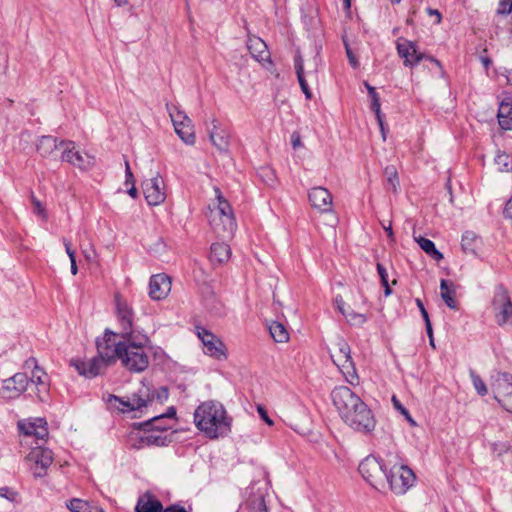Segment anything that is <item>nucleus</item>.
<instances>
[{"instance_id":"obj_1","label":"nucleus","mask_w":512,"mask_h":512,"mask_svg":"<svg viewBox=\"0 0 512 512\" xmlns=\"http://www.w3.org/2000/svg\"><path fill=\"white\" fill-rule=\"evenodd\" d=\"M194 423L210 439L224 437L231 431V419L224 406L213 400L205 401L196 408Z\"/></svg>"},{"instance_id":"obj_2","label":"nucleus","mask_w":512,"mask_h":512,"mask_svg":"<svg viewBox=\"0 0 512 512\" xmlns=\"http://www.w3.org/2000/svg\"><path fill=\"white\" fill-rule=\"evenodd\" d=\"M150 339L147 333H135L134 336L123 338L119 360L131 372H143L149 366L147 352Z\"/></svg>"},{"instance_id":"obj_3","label":"nucleus","mask_w":512,"mask_h":512,"mask_svg":"<svg viewBox=\"0 0 512 512\" xmlns=\"http://www.w3.org/2000/svg\"><path fill=\"white\" fill-rule=\"evenodd\" d=\"M147 392V389H140L139 394H134L127 398L109 395L107 402L110 408L116 409L122 413H129L141 410L143 407H147L149 403L153 402L155 399L157 402L162 403L168 398V390L166 387H160L158 390L153 392L151 397Z\"/></svg>"},{"instance_id":"obj_4","label":"nucleus","mask_w":512,"mask_h":512,"mask_svg":"<svg viewBox=\"0 0 512 512\" xmlns=\"http://www.w3.org/2000/svg\"><path fill=\"white\" fill-rule=\"evenodd\" d=\"M163 416H155L139 424L137 431L130 435V443L132 447L141 449L148 446H165L170 442L168 434H163L162 431L153 429V425L163 422Z\"/></svg>"},{"instance_id":"obj_5","label":"nucleus","mask_w":512,"mask_h":512,"mask_svg":"<svg viewBox=\"0 0 512 512\" xmlns=\"http://www.w3.org/2000/svg\"><path fill=\"white\" fill-rule=\"evenodd\" d=\"M330 355L333 363L338 367L345 380L352 386L358 385L359 377L351 357L349 344L343 339H338L330 349Z\"/></svg>"},{"instance_id":"obj_6","label":"nucleus","mask_w":512,"mask_h":512,"mask_svg":"<svg viewBox=\"0 0 512 512\" xmlns=\"http://www.w3.org/2000/svg\"><path fill=\"white\" fill-rule=\"evenodd\" d=\"M341 419L351 429L360 433H371L376 426V419L372 410L362 399Z\"/></svg>"},{"instance_id":"obj_7","label":"nucleus","mask_w":512,"mask_h":512,"mask_svg":"<svg viewBox=\"0 0 512 512\" xmlns=\"http://www.w3.org/2000/svg\"><path fill=\"white\" fill-rule=\"evenodd\" d=\"M115 313L119 325V335L121 338L134 336L135 333H146L135 324V313L131 305L120 296L115 297Z\"/></svg>"},{"instance_id":"obj_8","label":"nucleus","mask_w":512,"mask_h":512,"mask_svg":"<svg viewBox=\"0 0 512 512\" xmlns=\"http://www.w3.org/2000/svg\"><path fill=\"white\" fill-rule=\"evenodd\" d=\"M385 480L392 492L403 495L413 486L415 474L408 466L394 463L386 470Z\"/></svg>"},{"instance_id":"obj_9","label":"nucleus","mask_w":512,"mask_h":512,"mask_svg":"<svg viewBox=\"0 0 512 512\" xmlns=\"http://www.w3.org/2000/svg\"><path fill=\"white\" fill-rule=\"evenodd\" d=\"M123 339L119 335V333L106 330L103 338L97 341V351L99 359H103L104 364L108 366L109 364L115 362L119 359L122 349Z\"/></svg>"},{"instance_id":"obj_10","label":"nucleus","mask_w":512,"mask_h":512,"mask_svg":"<svg viewBox=\"0 0 512 512\" xmlns=\"http://www.w3.org/2000/svg\"><path fill=\"white\" fill-rule=\"evenodd\" d=\"M166 108L176 134L184 143L193 145L195 143V134L190 118L183 110L174 104H167Z\"/></svg>"},{"instance_id":"obj_11","label":"nucleus","mask_w":512,"mask_h":512,"mask_svg":"<svg viewBox=\"0 0 512 512\" xmlns=\"http://www.w3.org/2000/svg\"><path fill=\"white\" fill-rule=\"evenodd\" d=\"M387 466L374 456L366 457L359 464V472L362 477L375 489L384 486Z\"/></svg>"},{"instance_id":"obj_12","label":"nucleus","mask_w":512,"mask_h":512,"mask_svg":"<svg viewBox=\"0 0 512 512\" xmlns=\"http://www.w3.org/2000/svg\"><path fill=\"white\" fill-rule=\"evenodd\" d=\"M25 461L33 476L42 478L47 474V470L53 462V453L50 449L37 445L31 449L25 457Z\"/></svg>"},{"instance_id":"obj_13","label":"nucleus","mask_w":512,"mask_h":512,"mask_svg":"<svg viewBox=\"0 0 512 512\" xmlns=\"http://www.w3.org/2000/svg\"><path fill=\"white\" fill-rule=\"evenodd\" d=\"M491 389L499 404L512 413V375L497 373L492 377Z\"/></svg>"},{"instance_id":"obj_14","label":"nucleus","mask_w":512,"mask_h":512,"mask_svg":"<svg viewBox=\"0 0 512 512\" xmlns=\"http://www.w3.org/2000/svg\"><path fill=\"white\" fill-rule=\"evenodd\" d=\"M492 310L499 326L512 323V302L507 290L501 286L495 290Z\"/></svg>"},{"instance_id":"obj_15","label":"nucleus","mask_w":512,"mask_h":512,"mask_svg":"<svg viewBox=\"0 0 512 512\" xmlns=\"http://www.w3.org/2000/svg\"><path fill=\"white\" fill-rule=\"evenodd\" d=\"M396 49L398 55L404 60V66L406 67L413 68L423 59H429L441 68V64L437 59L427 57L424 53L418 51L416 43L410 40L399 38L396 42Z\"/></svg>"},{"instance_id":"obj_16","label":"nucleus","mask_w":512,"mask_h":512,"mask_svg":"<svg viewBox=\"0 0 512 512\" xmlns=\"http://www.w3.org/2000/svg\"><path fill=\"white\" fill-rule=\"evenodd\" d=\"M46 424V421L42 418L20 421L18 423V428L22 433L21 442L25 444H32V440L35 439L36 444H38V441H45L48 436Z\"/></svg>"},{"instance_id":"obj_17","label":"nucleus","mask_w":512,"mask_h":512,"mask_svg":"<svg viewBox=\"0 0 512 512\" xmlns=\"http://www.w3.org/2000/svg\"><path fill=\"white\" fill-rule=\"evenodd\" d=\"M331 399L340 418L347 415L361 400V398L347 386L335 387L331 392Z\"/></svg>"},{"instance_id":"obj_18","label":"nucleus","mask_w":512,"mask_h":512,"mask_svg":"<svg viewBox=\"0 0 512 512\" xmlns=\"http://www.w3.org/2000/svg\"><path fill=\"white\" fill-rule=\"evenodd\" d=\"M331 399L340 418L347 415L361 400V398L347 386L335 387L331 392Z\"/></svg>"},{"instance_id":"obj_19","label":"nucleus","mask_w":512,"mask_h":512,"mask_svg":"<svg viewBox=\"0 0 512 512\" xmlns=\"http://www.w3.org/2000/svg\"><path fill=\"white\" fill-rule=\"evenodd\" d=\"M196 332L203 344V351L206 355L216 360L227 358L226 347L216 335L203 327H196Z\"/></svg>"},{"instance_id":"obj_20","label":"nucleus","mask_w":512,"mask_h":512,"mask_svg":"<svg viewBox=\"0 0 512 512\" xmlns=\"http://www.w3.org/2000/svg\"><path fill=\"white\" fill-rule=\"evenodd\" d=\"M217 199V204L209 208V212L212 213V221H215L218 217H223L226 229L229 234H233L236 231L237 224L234 217L233 210L229 202L222 196L219 188L214 189Z\"/></svg>"},{"instance_id":"obj_21","label":"nucleus","mask_w":512,"mask_h":512,"mask_svg":"<svg viewBox=\"0 0 512 512\" xmlns=\"http://www.w3.org/2000/svg\"><path fill=\"white\" fill-rule=\"evenodd\" d=\"M62 155L61 159L79 169L86 170L94 164V158L86 153L76 150L75 143L72 141H60Z\"/></svg>"},{"instance_id":"obj_22","label":"nucleus","mask_w":512,"mask_h":512,"mask_svg":"<svg viewBox=\"0 0 512 512\" xmlns=\"http://www.w3.org/2000/svg\"><path fill=\"white\" fill-rule=\"evenodd\" d=\"M142 190L149 205H160L166 199L164 181L158 173L142 182Z\"/></svg>"},{"instance_id":"obj_23","label":"nucleus","mask_w":512,"mask_h":512,"mask_svg":"<svg viewBox=\"0 0 512 512\" xmlns=\"http://www.w3.org/2000/svg\"><path fill=\"white\" fill-rule=\"evenodd\" d=\"M28 382L26 374L16 373L2 382L0 396L8 400L18 398L27 389Z\"/></svg>"},{"instance_id":"obj_24","label":"nucleus","mask_w":512,"mask_h":512,"mask_svg":"<svg viewBox=\"0 0 512 512\" xmlns=\"http://www.w3.org/2000/svg\"><path fill=\"white\" fill-rule=\"evenodd\" d=\"M308 200L312 208L320 213H333V196L322 186L313 187L308 192Z\"/></svg>"},{"instance_id":"obj_25","label":"nucleus","mask_w":512,"mask_h":512,"mask_svg":"<svg viewBox=\"0 0 512 512\" xmlns=\"http://www.w3.org/2000/svg\"><path fill=\"white\" fill-rule=\"evenodd\" d=\"M210 141L220 151L226 152L230 144V134L221 125L220 121L212 118L207 127Z\"/></svg>"},{"instance_id":"obj_26","label":"nucleus","mask_w":512,"mask_h":512,"mask_svg":"<svg viewBox=\"0 0 512 512\" xmlns=\"http://www.w3.org/2000/svg\"><path fill=\"white\" fill-rule=\"evenodd\" d=\"M171 291V279L164 273L152 275L149 281V296L152 300L165 299Z\"/></svg>"},{"instance_id":"obj_27","label":"nucleus","mask_w":512,"mask_h":512,"mask_svg":"<svg viewBox=\"0 0 512 512\" xmlns=\"http://www.w3.org/2000/svg\"><path fill=\"white\" fill-rule=\"evenodd\" d=\"M71 365L78 371L80 375L87 378H92L99 375L107 366L104 364L103 359L93 357L89 360H71Z\"/></svg>"},{"instance_id":"obj_28","label":"nucleus","mask_w":512,"mask_h":512,"mask_svg":"<svg viewBox=\"0 0 512 512\" xmlns=\"http://www.w3.org/2000/svg\"><path fill=\"white\" fill-rule=\"evenodd\" d=\"M334 303L337 310L346 318L350 325L360 326L366 322V316L363 313L355 312L350 306L346 305L342 296L337 295Z\"/></svg>"},{"instance_id":"obj_29","label":"nucleus","mask_w":512,"mask_h":512,"mask_svg":"<svg viewBox=\"0 0 512 512\" xmlns=\"http://www.w3.org/2000/svg\"><path fill=\"white\" fill-rule=\"evenodd\" d=\"M30 363L34 365L30 381L38 387V398L41 401H44V394L48 392V376L46 372L36 364V361L34 359L27 362L28 365Z\"/></svg>"},{"instance_id":"obj_30","label":"nucleus","mask_w":512,"mask_h":512,"mask_svg":"<svg viewBox=\"0 0 512 512\" xmlns=\"http://www.w3.org/2000/svg\"><path fill=\"white\" fill-rule=\"evenodd\" d=\"M36 148L42 157L49 158L56 156V151L61 149V144L57 138L46 135L38 139Z\"/></svg>"},{"instance_id":"obj_31","label":"nucleus","mask_w":512,"mask_h":512,"mask_svg":"<svg viewBox=\"0 0 512 512\" xmlns=\"http://www.w3.org/2000/svg\"><path fill=\"white\" fill-rule=\"evenodd\" d=\"M135 510L136 512H163L165 509L154 495L145 493L139 497Z\"/></svg>"},{"instance_id":"obj_32","label":"nucleus","mask_w":512,"mask_h":512,"mask_svg":"<svg viewBox=\"0 0 512 512\" xmlns=\"http://www.w3.org/2000/svg\"><path fill=\"white\" fill-rule=\"evenodd\" d=\"M248 49L251 55L259 62L267 61L269 59V51L267 50L266 43L258 38H250L248 40Z\"/></svg>"},{"instance_id":"obj_33","label":"nucleus","mask_w":512,"mask_h":512,"mask_svg":"<svg viewBox=\"0 0 512 512\" xmlns=\"http://www.w3.org/2000/svg\"><path fill=\"white\" fill-rule=\"evenodd\" d=\"M440 294L441 298L449 308L454 310L458 308L455 300V287L452 282L442 279L440 282Z\"/></svg>"},{"instance_id":"obj_34","label":"nucleus","mask_w":512,"mask_h":512,"mask_svg":"<svg viewBox=\"0 0 512 512\" xmlns=\"http://www.w3.org/2000/svg\"><path fill=\"white\" fill-rule=\"evenodd\" d=\"M497 117L502 129L512 130V103L509 101L501 102Z\"/></svg>"},{"instance_id":"obj_35","label":"nucleus","mask_w":512,"mask_h":512,"mask_svg":"<svg viewBox=\"0 0 512 512\" xmlns=\"http://www.w3.org/2000/svg\"><path fill=\"white\" fill-rule=\"evenodd\" d=\"M317 57L314 58V67L313 69L308 70L307 72L304 71V65H303V59L300 55H297L295 57L294 63H295V70L298 78V82L300 84V87L308 85L306 77H315L316 72V65H317Z\"/></svg>"},{"instance_id":"obj_36","label":"nucleus","mask_w":512,"mask_h":512,"mask_svg":"<svg viewBox=\"0 0 512 512\" xmlns=\"http://www.w3.org/2000/svg\"><path fill=\"white\" fill-rule=\"evenodd\" d=\"M242 508L247 512H267L263 493L252 494Z\"/></svg>"},{"instance_id":"obj_37","label":"nucleus","mask_w":512,"mask_h":512,"mask_svg":"<svg viewBox=\"0 0 512 512\" xmlns=\"http://www.w3.org/2000/svg\"><path fill=\"white\" fill-rule=\"evenodd\" d=\"M414 239L418 243L420 248L431 258H433L436 261H441L443 259V254L436 249L433 241L422 236L414 237Z\"/></svg>"},{"instance_id":"obj_38","label":"nucleus","mask_w":512,"mask_h":512,"mask_svg":"<svg viewBox=\"0 0 512 512\" xmlns=\"http://www.w3.org/2000/svg\"><path fill=\"white\" fill-rule=\"evenodd\" d=\"M480 242L479 237L474 232L466 231L462 235L461 247L466 253L476 254Z\"/></svg>"},{"instance_id":"obj_39","label":"nucleus","mask_w":512,"mask_h":512,"mask_svg":"<svg viewBox=\"0 0 512 512\" xmlns=\"http://www.w3.org/2000/svg\"><path fill=\"white\" fill-rule=\"evenodd\" d=\"M230 247L226 243H214L211 246L210 258L212 261L222 263L229 259Z\"/></svg>"},{"instance_id":"obj_40","label":"nucleus","mask_w":512,"mask_h":512,"mask_svg":"<svg viewBox=\"0 0 512 512\" xmlns=\"http://www.w3.org/2000/svg\"><path fill=\"white\" fill-rule=\"evenodd\" d=\"M271 337L278 343H285L289 340V333L286 327L277 321H273L268 326Z\"/></svg>"},{"instance_id":"obj_41","label":"nucleus","mask_w":512,"mask_h":512,"mask_svg":"<svg viewBox=\"0 0 512 512\" xmlns=\"http://www.w3.org/2000/svg\"><path fill=\"white\" fill-rule=\"evenodd\" d=\"M384 175L386 177V188L393 193H397L400 182L398 177V172L395 166L389 165L384 169Z\"/></svg>"},{"instance_id":"obj_42","label":"nucleus","mask_w":512,"mask_h":512,"mask_svg":"<svg viewBox=\"0 0 512 512\" xmlns=\"http://www.w3.org/2000/svg\"><path fill=\"white\" fill-rule=\"evenodd\" d=\"M494 164L497 166L498 171L509 172L512 170V157L505 152L499 151L494 158Z\"/></svg>"},{"instance_id":"obj_43","label":"nucleus","mask_w":512,"mask_h":512,"mask_svg":"<svg viewBox=\"0 0 512 512\" xmlns=\"http://www.w3.org/2000/svg\"><path fill=\"white\" fill-rule=\"evenodd\" d=\"M208 219L211 227L219 236L226 238L233 235L229 234V231L226 229L223 217H218L215 221H212V213L209 212Z\"/></svg>"},{"instance_id":"obj_44","label":"nucleus","mask_w":512,"mask_h":512,"mask_svg":"<svg viewBox=\"0 0 512 512\" xmlns=\"http://www.w3.org/2000/svg\"><path fill=\"white\" fill-rule=\"evenodd\" d=\"M470 378L473 384L474 389L480 396H485L488 393V389L486 387V384L482 380V378L475 373V371L470 370L469 372Z\"/></svg>"},{"instance_id":"obj_45","label":"nucleus","mask_w":512,"mask_h":512,"mask_svg":"<svg viewBox=\"0 0 512 512\" xmlns=\"http://www.w3.org/2000/svg\"><path fill=\"white\" fill-rule=\"evenodd\" d=\"M67 508L71 512H92L89 504L81 499H72L67 503Z\"/></svg>"},{"instance_id":"obj_46","label":"nucleus","mask_w":512,"mask_h":512,"mask_svg":"<svg viewBox=\"0 0 512 512\" xmlns=\"http://www.w3.org/2000/svg\"><path fill=\"white\" fill-rule=\"evenodd\" d=\"M377 272L380 276V279H381V283L382 285L384 286L385 288V296H389L391 294V289L389 287V284H388V273H387V270L385 269V267L378 263L377 264Z\"/></svg>"},{"instance_id":"obj_47","label":"nucleus","mask_w":512,"mask_h":512,"mask_svg":"<svg viewBox=\"0 0 512 512\" xmlns=\"http://www.w3.org/2000/svg\"><path fill=\"white\" fill-rule=\"evenodd\" d=\"M392 403L395 409H397L402 415L405 416L407 421L410 423L411 426H416V422L414 419L410 416L408 410L401 404V402L397 399L396 396H392Z\"/></svg>"},{"instance_id":"obj_48","label":"nucleus","mask_w":512,"mask_h":512,"mask_svg":"<svg viewBox=\"0 0 512 512\" xmlns=\"http://www.w3.org/2000/svg\"><path fill=\"white\" fill-rule=\"evenodd\" d=\"M380 100H375V101H371V109L375 112V115H376V118H377V122L380 126V129H381V132L383 134V139H385V134H384V127H383V119H382V114H381V109H380Z\"/></svg>"},{"instance_id":"obj_49","label":"nucleus","mask_w":512,"mask_h":512,"mask_svg":"<svg viewBox=\"0 0 512 512\" xmlns=\"http://www.w3.org/2000/svg\"><path fill=\"white\" fill-rule=\"evenodd\" d=\"M32 204L34 213H36L44 220L47 219V213L42 203L35 197H32Z\"/></svg>"},{"instance_id":"obj_50","label":"nucleus","mask_w":512,"mask_h":512,"mask_svg":"<svg viewBox=\"0 0 512 512\" xmlns=\"http://www.w3.org/2000/svg\"><path fill=\"white\" fill-rule=\"evenodd\" d=\"M512 11V1L511 0H500L499 6L497 8L498 14L507 15Z\"/></svg>"},{"instance_id":"obj_51","label":"nucleus","mask_w":512,"mask_h":512,"mask_svg":"<svg viewBox=\"0 0 512 512\" xmlns=\"http://www.w3.org/2000/svg\"><path fill=\"white\" fill-rule=\"evenodd\" d=\"M344 45H345V50H346V54H347L350 65L353 68L358 67L359 62L346 40H344Z\"/></svg>"},{"instance_id":"obj_52","label":"nucleus","mask_w":512,"mask_h":512,"mask_svg":"<svg viewBox=\"0 0 512 512\" xmlns=\"http://www.w3.org/2000/svg\"><path fill=\"white\" fill-rule=\"evenodd\" d=\"M257 412L260 416V418L269 426H272L274 424L273 420L269 417L266 409L261 406V405H258L257 407Z\"/></svg>"},{"instance_id":"obj_53","label":"nucleus","mask_w":512,"mask_h":512,"mask_svg":"<svg viewBox=\"0 0 512 512\" xmlns=\"http://www.w3.org/2000/svg\"><path fill=\"white\" fill-rule=\"evenodd\" d=\"M172 428L171 421H164L153 425V429L162 431L163 434H167V431Z\"/></svg>"},{"instance_id":"obj_54","label":"nucleus","mask_w":512,"mask_h":512,"mask_svg":"<svg viewBox=\"0 0 512 512\" xmlns=\"http://www.w3.org/2000/svg\"><path fill=\"white\" fill-rule=\"evenodd\" d=\"M125 175H126V183L133 184L134 183V176H133V173H132V171L130 169V165H129L128 161L125 162Z\"/></svg>"},{"instance_id":"obj_55","label":"nucleus","mask_w":512,"mask_h":512,"mask_svg":"<svg viewBox=\"0 0 512 512\" xmlns=\"http://www.w3.org/2000/svg\"><path fill=\"white\" fill-rule=\"evenodd\" d=\"M175 415H176V410H175V408H174V407H169V408H168V410H167V412H166V413H164V414H161L160 416L165 417V418L163 419V422H164V421H171V422H172V420H173V418L175 417Z\"/></svg>"},{"instance_id":"obj_56","label":"nucleus","mask_w":512,"mask_h":512,"mask_svg":"<svg viewBox=\"0 0 512 512\" xmlns=\"http://www.w3.org/2000/svg\"><path fill=\"white\" fill-rule=\"evenodd\" d=\"M427 13L428 15L432 16V17H436V21L435 23L436 24H439L441 22V19H442V16H441V13L437 10V9H433V8H427Z\"/></svg>"},{"instance_id":"obj_57","label":"nucleus","mask_w":512,"mask_h":512,"mask_svg":"<svg viewBox=\"0 0 512 512\" xmlns=\"http://www.w3.org/2000/svg\"><path fill=\"white\" fill-rule=\"evenodd\" d=\"M291 143L294 149L302 145L301 138L298 133H293L291 136Z\"/></svg>"},{"instance_id":"obj_58","label":"nucleus","mask_w":512,"mask_h":512,"mask_svg":"<svg viewBox=\"0 0 512 512\" xmlns=\"http://www.w3.org/2000/svg\"><path fill=\"white\" fill-rule=\"evenodd\" d=\"M416 304H417V306H418V308H419V310H420V312H421V315H422L423 319H424V320H425V319H429L428 312H427V310L425 309V307H424V305H423L422 301H421L420 299H416Z\"/></svg>"},{"instance_id":"obj_59","label":"nucleus","mask_w":512,"mask_h":512,"mask_svg":"<svg viewBox=\"0 0 512 512\" xmlns=\"http://www.w3.org/2000/svg\"><path fill=\"white\" fill-rule=\"evenodd\" d=\"M505 216L512 219V196L508 200L505 210H504Z\"/></svg>"},{"instance_id":"obj_60","label":"nucleus","mask_w":512,"mask_h":512,"mask_svg":"<svg viewBox=\"0 0 512 512\" xmlns=\"http://www.w3.org/2000/svg\"><path fill=\"white\" fill-rule=\"evenodd\" d=\"M163 512H187L183 507L172 505L167 507Z\"/></svg>"},{"instance_id":"obj_61","label":"nucleus","mask_w":512,"mask_h":512,"mask_svg":"<svg viewBox=\"0 0 512 512\" xmlns=\"http://www.w3.org/2000/svg\"><path fill=\"white\" fill-rule=\"evenodd\" d=\"M424 321H425L426 332H427L429 338H432V336H433V329H432V325H431L430 319H425Z\"/></svg>"},{"instance_id":"obj_62","label":"nucleus","mask_w":512,"mask_h":512,"mask_svg":"<svg viewBox=\"0 0 512 512\" xmlns=\"http://www.w3.org/2000/svg\"><path fill=\"white\" fill-rule=\"evenodd\" d=\"M63 244H64L65 251H66L67 255H68L69 253L74 252V250L72 249V244H71V242H70V241H68L67 239H65V238H64V239H63Z\"/></svg>"},{"instance_id":"obj_63","label":"nucleus","mask_w":512,"mask_h":512,"mask_svg":"<svg viewBox=\"0 0 512 512\" xmlns=\"http://www.w3.org/2000/svg\"><path fill=\"white\" fill-rule=\"evenodd\" d=\"M301 90L303 91V93L305 94L307 99H311L312 98V93L309 90L308 85L301 87Z\"/></svg>"},{"instance_id":"obj_64","label":"nucleus","mask_w":512,"mask_h":512,"mask_svg":"<svg viewBox=\"0 0 512 512\" xmlns=\"http://www.w3.org/2000/svg\"><path fill=\"white\" fill-rule=\"evenodd\" d=\"M128 194L132 197V198H136L137 197V189L134 185V183L132 184L131 188L128 190Z\"/></svg>"}]
</instances>
